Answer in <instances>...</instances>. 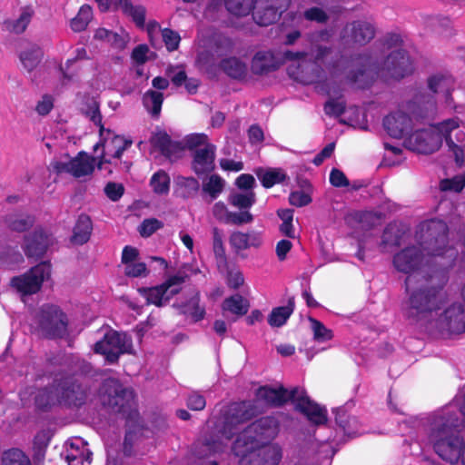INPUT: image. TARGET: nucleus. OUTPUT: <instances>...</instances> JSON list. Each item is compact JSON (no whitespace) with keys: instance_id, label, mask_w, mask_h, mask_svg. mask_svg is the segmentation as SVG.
I'll list each match as a JSON object with an SVG mask.
<instances>
[{"instance_id":"412c9836","label":"nucleus","mask_w":465,"mask_h":465,"mask_svg":"<svg viewBox=\"0 0 465 465\" xmlns=\"http://www.w3.org/2000/svg\"><path fill=\"white\" fill-rule=\"evenodd\" d=\"M216 146L206 144V147L192 153V169L196 175L208 174L215 169Z\"/></svg>"},{"instance_id":"58836bf2","label":"nucleus","mask_w":465,"mask_h":465,"mask_svg":"<svg viewBox=\"0 0 465 465\" xmlns=\"http://www.w3.org/2000/svg\"><path fill=\"white\" fill-rule=\"evenodd\" d=\"M222 308L223 311H228L237 316H243L248 312L250 303L242 295L234 294L223 301Z\"/></svg>"},{"instance_id":"49530a36","label":"nucleus","mask_w":465,"mask_h":465,"mask_svg":"<svg viewBox=\"0 0 465 465\" xmlns=\"http://www.w3.org/2000/svg\"><path fill=\"white\" fill-rule=\"evenodd\" d=\"M43 53L39 47H31L22 52L19 55L20 61L28 72H32L41 62Z\"/></svg>"},{"instance_id":"423d86ee","label":"nucleus","mask_w":465,"mask_h":465,"mask_svg":"<svg viewBox=\"0 0 465 465\" xmlns=\"http://www.w3.org/2000/svg\"><path fill=\"white\" fill-rule=\"evenodd\" d=\"M425 330L431 334L441 336L461 334L465 332V305L453 302L440 316L428 322Z\"/></svg>"},{"instance_id":"7ed1b4c3","label":"nucleus","mask_w":465,"mask_h":465,"mask_svg":"<svg viewBox=\"0 0 465 465\" xmlns=\"http://www.w3.org/2000/svg\"><path fill=\"white\" fill-rule=\"evenodd\" d=\"M59 406L71 411L84 407L91 398V387L73 374H61L54 378Z\"/></svg>"},{"instance_id":"aec40b11","label":"nucleus","mask_w":465,"mask_h":465,"mask_svg":"<svg viewBox=\"0 0 465 465\" xmlns=\"http://www.w3.org/2000/svg\"><path fill=\"white\" fill-rule=\"evenodd\" d=\"M300 392V387L286 389L282 384L276 387L263 385V404L272 407H283L289 401L292 402L296 395Z\"/></svg>"},{"instance_id":"b1692460","label":"nucleus","mask_w":465,"mask_h":465,"mask_svg":"<svg viewBox=\"0 0 465 465\" xmlns=\"http://www.w3.org/2000/svg\"><path fill=\"white\" fill-rule=\"evenodd\" d=\"M307 56L306 52H292L290 50L273 54L271 51L263 52V73L277 70L287 61H300Z\"/></svg>"},{"instance_id":"393cba45","label":"nucleus","mask_w":465,"mask_h":465,"mask_svg":"<svg viewBox=\"0 0 465 465\" xmlns=\"http://www.w3.org/2000/svg\"><path fill=\"white\" fill-rule=\"evenodd\" d=\"M200 292L194 290L187 301L175 302L173 307L177 309L181 314L190 317L193 322H198L203 320L206 314L204 306L200 304Z\"/></svg>"},{"instance_id":"9b49d317","label":"nucleus","mask_w":465,"mask_h":465,"mask_svg":"<svg viewBox=\"0 0 465 465\" xmlns=\"http://www.w3.org/2000/svg\"><path fill=\"white\" fill-rule=\"evenodd\" d=\"M103 137V136H100ZM133 143L130 139H125L122 135L114 134L113 132L111 134H106V137L101 138L100 142L97 143L94 149L96 151L99 147H103L104 151L100 156V160L97 163L99 170H107L105 164H110L111 160L106 158L107 156L120 159L123 153L128 149Z\"/></svg>"},{"instance_id":"774afa93","label":"nucleus","mask_w":465,"mask_h":465,"mask_svg":"<svg viewBox=\"0 0 465 465\" xmlns=\"http://www.w3.org/2000/svg\"><path fill=\"white\" fill-rule=\"evenodd\" d=\"M355 220L361 224V228L370 230L373 228L380 219V216L373 212H358L355 213Z\"/></svg>"},{"instance_id":"6ab92c4d","label":"nucleus","mask_w":465,"mask_h":465,"mask_svg":"<svg viewBox=\"0 0 465 465\" xmlns=\"http://www.w3.org/2000/svg\"><path fill=\"white\" fill-rule=\"evenodd\" d=\"M331 47L322 45L318 46L314 56L315 63L306 65L299 64L295 78L304 84L316 83L322 73V68L317 64V63L322 62L323 59L331 53Z\"/></svg>"},{"instance_id":"473e14b6","label":"nucleus","mask_w":465,"mask_h":465,"mask_svg":"<svg viewBox=\"0 0 465 465\" xmlns=\"http://www.w3.org/2000/svg\"><path fill=\"white\" fill-rule=\"evenodd\" d=\"M291 420V416L283 411L263 417V440L274 439L280 431V423Z\"/></svg>"},{"instance_id":"6e6552de","label":"nucleus","mask_w":465,"mask_h":465,"mask_svg":"<svg viewBox=\"0 0 465 465\" xmlns=\"http://www.w3.org/2000/svg\"><path fill=\"white\" fill-rule=\"evenodd\" d=\"M262 450V419H257L236 437L232 445V453L240 458V465H248L247 454H258Z\"/></svg>"},{"instance_id":"f3484780","label":"nucleus","mask_w":465,"mask_h":465,"mask_svg":"<svg viewBox=\"0 0 465 465\" xmlns=\"http://www.w3.org/2000/svg\"><path fill=\"white\" fill-rule=\"evenodd\" d=\"M410 149L422 154H430L438 151L442 143L440 134L420 130L409 135Z\"/></svg>"},{"instance_id":"c85d7f7f","label":"nucleus","mask_w":465,"mask_h":465,"mask_svg":"<svg viewBox=\"0 0 465 465\" xmlns=\"http://www.w3.org/2000/svg\"><path fill=\"white\" fill-rule=\"evenodd\" d=\"M460 120L458 117L450 118L438 123L434 125V128L440 134L441 139H444L447 143V134H450L451 140L457 143H462L465 141V132L460 129Z\"/></svg>"},{"instance_id":"72a5a7b5","label":"nucleus","mask_w":465,"mask_h":465,"mask_svg":"<svg viewBox=\"0 0 465 465\" xmlns=\"http://www.w3.org/2000/svg\"><path fill=\"white\" fill-rule=\"evenodd\" d=\"M115 7L123 11L128 16H131L135 25L143 28L145 24V7L143 5H134L131 0H118L115 2Z\"/></svg>"},{"instance_id":"cd10ccee","label":"nucleus","mask_w":465,"mask_h":465,"mask_svg":"<svg viewBox=\"0 0 465 465\" xmlns=\"http://www.w3.org/2000/svg\"><path fill=\"white\" fill-rule=\"evenodd\" d=\"M92 231L93 222L90 216L86 213H81L78 215L73 228V234L70 238L71 242L77 245L86 243L90 240Z\"/></svg>"},{"instance_id":"ddd939ff","label":"nucleus","mask_w":465,"mask_h":465,"mask_svg":"<svg viewBox=\"0 0 465 465\" xmlns=\"http://www.w3.org/2000/svg\"><path fill=\"white\" fill-rule=\"evenodd\" d=\"M292 403L295 411L305 416L312 424L321 426L327 423V409L312 400L304 389L300 388V392L296 395Z\"/></svg>"},{"instance_id":"4c0bfd02","label":"nucleus","mask_w":465,"mask_h":465,"mask_svg":"<svg viewBox=\"0 0 465 465\" xmlns=\"http://www.w3.org/2000/svg\"><path fill=\"white\" fill-rule=\"evenodd\" d=\"M163 94L156 90H148L143 96V104L146 110L154 118H157L162 110Z\"/></svg>"},{"instance_id":"a18cd8bd","label":"nucleus","mask_w":465,"mask_h":465,"mask_svg":"<svg viewBox=\"0 0 465 465\" xmlns=\"http://www.w3.org/2000/svg\"><path fill=\"white\" fill-rule=\"evenodd\" d=\"M228 202L239 210L248 211L255 203V195L252 192L232 193L229 195Z\"/></svg>"},{"instance_id":"09e8293b","label":"nucleus","mask_w":465,"mask_h":465,"mask_svg":"<svg viewBox=\"0 0 465 465\" xmlns=\"http://www.w3.org/2000/svg\"><path fill=\"white\" fill-rule=\"evenodd\" d=\"M2 465H32L28 456L19 449H10L4 451Z\"/></svg>"},{"instance_id":"bf43d9fd","label":"nucleus","mask_w":465,"mask_h":465,"mask_svg":"<svg viewBox=\"0 0 465 465\" xmlns=\"http://www.w3.org/2000/svg\"><path fill=\"white\" fill-rule=\"evenodd\" d=\"M181 195L184 199L195 196L200 189V183L194 177H183L179 182Z\"/></svg>"},{"instance_id":"e2e57ef3","label":"nucleus","mask_w":465,"mask_h":465,"mask_svg":"<svg viewBox=\"0 0 465 465\" xmlns=\"http://www.w3.org/2000/svg\"><path fill=\"white\" fill-rule=\"evenodd\" d=\"M184 148L193 153L194 150L200 149L201 146L206 147V144L212 143H209L208 135L201 133L187 135L184 139Z\"/></svg>"},{"instance_id":"4d7b16f0","label":"nucleus","mask_w":465,"mask_h":465,"mask_svg":"<svg viewBox=\"0 0 465 465\" xmlns=\"http://www.w3.org/2000/svg\"><path fill=\"white\" fill-rule=\"evenodd\" d=\"M286 178L287 174L282 168H267L263 170V188H271L284 182Z\"/></svg>"},{"instance_id":"f257e3e1","label":"nucleus","mask_w":465,"mask_h":465,"mask_svg":"<svg viewBox=\"0 0 465 465\" xmlns=\"http://www.w3.org/2000/svg\"><path fill=\"white\" fill-rule=\"evenodd\" d=\"M420 239L432 266L414 287L409 286V277L405 279L404 316L411 323L425 328L431 322L432 313L440 311L447 302L448 272L455 264L458 251L449 244V227L442 220L426 223Z\"/></svg>"},{"instance_id":"bb28decb","label":"nucleus","mask_w":465,"mask_h":465,"mask_svg":"<svg viewBox=\"0 0 465 465\" xmlns=\"http://www.w3.org/2000/svg\"><path fill=\"white\" fill-rule=\"evenodd\" d=\"M35 408L43 412L50 411L53 407L59 406L57 391L54 381L50 385L39 388L34 397Z\"/></svg>"},{"instance_id":"6e6d98bb","label":"nucleus","mask_w":465,"mask_h":465,"mask_svg":"<svg viewBox=\"0 0 465 465\" xmlns=\"http://www.w3.org/2000/svg\"><path fill=\"white\" fill-rule=\"evenodd\" d=\"M401 241V233L395 223H389L383 230L381 236V245L400 246Z\"/></svg>"},{"instance_id":"f704fd0d","label":"nucleus","mask_w":465,"mask_h":465,"mask_svg":"<svg viewBox=\"0 0 465 465\" xmlns=\"http://www.w3.org/2000/svg\"><path fill=\"white\" fill-rule=\"evenodd\" d=\"M5 223L9 230L24 232L33 227L35 217L32 214L11 213L5 217Z\"/></svg>"},{"instance_id":"13d9d810","label":"nucleus","mask_w":465,"mask_h":465,"mask_svg":"<svg viewBox=\"0 0 465 465\" xmlns=\"http://www.w3.org/2000/svg\"><path fill=\"white\" fill-rule=\"evenodd\" d=\"M85 114L94 124L99 126L100 136H104V133L108 134H112V131L110 129H105L102 123V114L100 112L99 104L96 101H92V103L88 104Z\"/></svg>"},{"instance_id":"338daca9","label":"nucleus","mask_w":465,"mask_h":465,"mask_svg":"<svg viewBox=\"0 0 465 465\" xmlns=\"http://www.w3.org/2000/svg\"><path fill=\"white\" fill-rule=\"evenodd\" d=\"M163 41L169 52L178 49L181 37L180 35L173 29L164 28L162 30Z\"/></svg>"},{"instance_id":"0e129e2a","label":"nucleus","mask_w":465,"mask_h":465,"mask_svg":"<svg viewBox=\"0 0 465 465\" xmlns=\"http://www.w3.org/2000/svg\"><path fill=\"white\" fill-rule=\"evenodd\" d=\"M351 84H355L359 89H367L371 84V80L366 74V70L360 68L356 71H351L347 76Z\"/></svg>"},{"instance_id":"7c9ffc66","label":"nucleus","mask_w":465,"mask_h":465,"mask_svg":"<svg viewBox=\"0 0 465 465\" xmlns=\"http://www.w3.org/2000/svg\"><path fill=\"white\" fill-rule=\"evenodd\" d=\"M71 174L80 178L93 173L94 170V158L89 156L85 152L81 151L70 160Z\"/></svg>"},{"instance_id":"680f3d73","label":"nucleus","mask_w":465,"mask_h":465,"mask_svg":"<svg viewBox=\"0 0 465 465\" xmlns=\"http://www.w3.org/2000/svg\"><path fill=\"white\" fill-rule=\"evenodd\" d=\"M163 223L156 218L144 219L138 227L140 235L143 238L152 236L163 227Z\"/></svg>"},{"instance_id":"2eb2a0df","label":"nucleus","mask_w":465,"mask_h":465,"mask_svg":"<svg viewBox=\"0 0 465 465\" xmlns=\"http://www.w3.org/2000/svg\"><path fill=\"white\" fill-rule=\"evenodd\" d=\"M52 242V234L43 227L37 226L33 232L25 236V254L28 258H42Z\"/></svg>"},{"instance_id":"2f4dec72","label":"nucleus","mask_w":465,"mask_h":465,"mask_svg":"<svg viewBox=\"0 0 465 465\" xmlns=\"http://www.w3.org/2000/svg\"><path fill=\"white\" fill-rule=\"evenodd\" d=\"M295 309V299L290 297L285 306L275 307L272 310L268 315L267 322L272 327H282L283 326L291 315L293 313Z\"/></svg>"},{"instance_id":"5701e85b","label":"nucleus","mask_w":465,"mask_h":465,"mask_svg":"<svg viewBox=\"0 0 465 465\" xmlns=\"http://www.w3.org/2000/svg\"><path fill=\"white\" fill-rule=\"evenodd\" d=\"M375 36L374 26L366 21H353L343 28L342 37L351 38L353 43L366 45Z\"/></svg>"},{"instance_id":"5fc2aeb1","label":"nucleus","mask_w":465,"mask_h":465,"mask_svg":"<svg viewBox=\"0 0 465 465\" xmlns=\"http://www.w3.org/2000/svg\"><path fill=\"white\" fill-rule=\"evenodd\" d=\"M308 321L313 332V339L319 342L331 341L333 338V332L328 329L321 321L309 316Z\"/></svg>"},{"instance_id":"f8f14e48","label":"nucleus","mask_w":465,"mask_h":465,"mask_svg":"<svg viewBox=\"0 0 465 465\" xmlns=\"http://www.w3.org/2000/svg\"><path fill=\"white\" fill-rule=\"evenodd\" d=\"M188 276L177 273L168 277L163 282L153 287H141L137 291L145 299L147 305L161 308L168 303L167 291L174 285L183 284Z\"/></svg>"},{"instance_id":"e433bc0d","label":"nucleus","mask_w":465,"mask_h":465,"mask_svg":"<svg viewBox=\"0 0 465 465\" xmlns=\"http://www.w3.org/2000/svg\"><path fill=\"white\" fill-rule=\"evenodd\" d=\"M335 422L343 433L350 438L358 434L359 423L355 417L350 416L346 411L338 410L335 412Z\"/></svg>"},{"instance_id":"c9c22d12","label":"nucleus","mask_w":465,"mask_h":465,"mask_svg":"<svg viewBox=\"0 0 465 465\" xmlns=\"http://www.w3.org/2000/svg\"><path fill=\"white\" fill-rule=\"evenodd\" d=\"M89 59L87 51L84 47H80L75 50V56L70 59H67L65 62V65L60 64L59 70L63 76L64 82H70L74 80V78L77 75L79 72V68H73V65L80 60H87Z\"/></svg>"},{"instance_id":"4468645a","label":"nucleus","mask_w":465,"mask_h":465,"mask_svg":"<svg viewBox=\"0 0 465 465\" xmlns=\"http://www.w3.org/2000/svg\"><path fill=\"white\" fill-rule=\"evenodd\" d=\"M382 70L393 79L400 80L413 71L412 63L405 50L391 52L384 60Z\"/></svg>"},{"instance_id":"c03bdc74","label":"nucleus","mask_w":465,"mask_h":465,"mask_svg":"<svg viewBox=\"0 0 465 465\" xmlns=\"http://www.w3.org/2000/svg\"><path fill=\"white\" fill-rule=\"evenodd\" d=\"M93 452L87 448L74 449V444H71V450L67 451L65 460L68 465H90L92 462Z\"/></svg>"},{"instance_id":"9d476101","label":"nucleus","mask_w":465,"mask_h":465,"mask_svg":"<svg viewBox=\"0 0 465 465\" xmlns=\"http://www.w3.org/2000/svg\"><path fill=\"white\" fill-rule=\"evenodd\" d=\"M50 274V264L41 262L21 276H15L11 285L23 295L35 294L40 291L45 277Z\"/></svg>"},{"instance_id":"c756f323","label":"nucleus","mask_w":465,"mask_h":465,"mask_svg":"<svg viewBox=\"0 0 465 465\" xmlns=\"http://www.w3.org/2000/svg\"><path fill=\"white\" fill-rule=\"evenodd\" d=\"M291 0H263V27L275 23L286 11Z\"/></svg>"},{"instance_id":"052dcab7","label":"nucleus","mask_w":465,"mask_h":465,"mask_svg":"<svg viewBox=\"0 0 465 465\" xmlns=\"http://www.w3.org/2000/svg\"><path fill=\"white\" fill-rule=\"evenodd\" d=\"M465 187V173L457 174L452 178H447L440 181V188L441 191H452L460 193Z\"/></svg>"},{"instance_id":"864d4df0","label":"nucleus","mask_w":465,"mask_h":465,"mask_svg":"<svg viewBox=\"0 0 465 465\" xmlns=\"http://www.w3.org/2000/svg\"><path fill=\"white\" fill-rule=\"evenodd\" d=\"M224 188V181L218 174H212L203 184V192L207 193L211 200H215Z\"/></svg>"},{"instance_id":"79ce46f5","label":"nucleus","mask_w":465,"mask_h":465,"mask_svg":"<svg viewBox=\"0 0 465 465\" xmlns=\"http://www.w3.org/2000/svg\"><path fill=\"white\" fill-rule=\"evenodd\" d=\"M93 18V9L89 5H83L76 16L71 19L70 27L74 32L80 33L86 29Z\"/></svg>"},{"instance_id":"20e7f679","label":"nucleus","mask_w":465,"mask_h":465,"mask_svg":"<svg viewBox=\"0 0 465 465\" xmlns=\"http://www.w3.org/2000/svg\"><path fill=\"white\" fill-rule=\"evenodd\" d=\"M101 404L114 413L127 412L134 402V392L132 388L124 387L116 378L104 379L98 391Z\"/></svg>"},{"instance_id":"603ef678","label":"nucleus","mask_w":465,"mask_h":465,"mask_svg":"<svg viewBox=\"0 0 465 465\" xmlns=\"http://www.w3.org/2000/svg\"><path fill=\"white\" fill-rule=\"evenodd\" d=\"M282 459V450L277 443L263 441V465H278Z\"/></svg>"},{"instance_id":"a19ab883","label":"nucleus","mask_w":465,"mask_h":465,"mask_svg":"<svg viewBox=\"0 0 465 465\" xmlns=\"http://www.w3.org/2000/svg\"><path fill=\"white\" fill-rule=\"evenodd\" d=\"M34 14V9L31 6L23 7L17 19L6 22L7 29L15 34L24 33L30 24Z\"/></svg>"},{"instance_id":"f03ea898","label":"nucleus","mask_w":465,"mask_h":465,"mask_svg":"<svg viewBox=\"0 0 465 465\" xmlns=\"http://www.w3.org/2000/svg\"><path fill=\"white\" fill-rule=\"evenodd\" d=\"M429 440L434 451L450 464L465 459V439L463 427L456 414L435 415L430 421Z\"/></svg>"},{"instance_id":"ea45409f","label":"nucleus","mask_w":465,"mask_h":465,"mask_svg":"<svg viewBox=\"0 0 465 465\" xmlns=\"http://www.w3.org/2000/svg\"><path fill=\"white\" fill-rule=\"evenodd\" d=\"M220 67L228 76L233 79H240L246 74L245 64L236 57L223 59Z\"/></svg>"},{"instance_id":"37998d69","label":"nucleus","mask_w":465,"mask_h":465,"mask_svg":"<svg viewBox=\"0 0 465 465\" xmlns=\"http://www.w3.org/2000/svg\"><path fill=\"white\" fill-rule=\"evenodd\" d=\"M256 0H224L225 8L236 16H246L255 7Z\"/></svg>"},{"instance_id":"1a4fd4ad","label":"nucleus","mask_w":465,"mask_h":465,"mask_svg":"<svg viewBox=\"0 0 465 465\" xmlns=\"http://www.w3.org/2000/svg\"><path fill=\"white\" fill-rule=\"evenodd\" d=\"M132 348V339L127 334L111 329L94 343V351L104 355L107 362L114 364L122 354L131 353Z\"/></svg>"},{"instance_id":"0eeeda50","label":"nucleus","mask_w":465,"mask_h":465,"mask_svg":"<svg viewBox=\"0 0 465 465\" xmlns=\"http://www.w3.org/2000/svg\"><path fill=\"white\" fill-rule=\"evenodd\" d=\"M258 413L259 409L252 401L232 402L223 414L220 432L226 440H230L236 435L240 425L252 420Z\"/></svg>"},{"instance_id":"39448f33","label":"nucleus","mask_w":465,"mask_h":465,"mask_svg":"<svg viewBox=\"0 0 465 465\" xmlns=\"http://www.w3.org/2000/svg\"><path fill=\"white\" fill-rule=\"evenodd\" d=\"M35 322L37 331L45 339H63L68 333V317L57 305H42L35 315Z\"/></svg>"},{"instance_id":"8fccbe9b","label":"nucleus","mask_w":465,"mask_h":465,"mask_svg":"<svg viewBox=\"0 0 465 465\" xmlns=\"http://www.w3.org/2000/svg\"><path fill=\"white\" fill-rule=\"evenodd\" d=\"M210 48L214 52L216 57L221 58L232 53L233 42L231 38L219 35L213 38Z\"/></svg>"},{"instance_id":"de8ad7c7","label":"nucleus","mask_w":465,"mask_h":465,"mask_svg":"<svg viewBox=\"0 0 465 465\" xmlns=\"http://www.w3.org/2000/svg\"><path fill=\"white\" fill-rule=\"evenodd\" d=\"M150 185L156 194H167L170 190V177L166 172L159 170L151 177Z\"/></svg>"},{"instance_id":"3c124183","label":"nucleus","mask_w":465,"mask_h":465,"mask_svg":"<svg viewBox=\"0 0 465 465\" xmlns=\"http://www.w3.org/2000/svg\"><path fill=\"white\" fill-rule=\"evenodd\" d=\"M223 437L220 430L218 432L211 431L204 436L202 440V445L209 453L221 452L226 446L222 439Z\"/></svg>"},{"instance_id":"69168bd1","label":"nucleus","mask_w":465,"mask_h":465,"mask_svg":"<svg viewBox=\"0 0 465 465\" xmlns=\"http://www.w3.org/2000/svg\"><path fill=\"white\" fill-rule=\"evenodd\" d=\"M213 249L218 263L226 262L225 248L223 242V238L218 228L213 229Z\"/></svg>"},{"instance_id":"4be33fe9","label":"nucleus","mask_w":465,"mask_h":465,"mask_svg":"<svg viewBox=\"0 0 465 465\" xmlns=\"http://www.w3.org/2000/svg\"><path fill=\"white\" fill-rule=\"evenodd\" d=\"M151 143L160 151L162 155L171 162L176 161L183 156L184 146L179 142L173 141L166 132L155 134Z\"/></svg>"},{"instance_id":"a211bd4d","label":"nucleus","mask_w":465,"mask_h":465,"mask_svg":"<svg viewBox=\"0 0 465 465\" xmlns=\"http://www.w3.org/2000/svg\"><path fill=\"white\" fill-rule=\"evenodd\" d=\"M383 125L388 134L396 139L409 136L413 131L411 117L402 111H397L385 116Z\"/></svg>"},{"instance_id":"a878e982","label":"nucleus","mask_w":465,"mask_h":465,"mask_svg":"<svg viewBox=\"0 0 465 465\" xmlns=\"http://www.w3.org/2000/svg\"><path fill=\"white\" fill-rule=\"evenodd\" d=\"M428 87L433 94H442L446 104L452 103L451 93L454 89V79L450 74H435L429 77Z\"/></svg>"},{"instance_id":"dca6fc26","label":"nucleus","mask_w":465,"mask_h":465,"mask_svg":"<svg viewBox=\"0 0 465 465\" xmlns=\"http://www.w3.org/2000/svg\"><path fill=\"white\" fill-rule=\"evenodd\" d=\"M422 261V250L420 247L411 245L395 253L392 263L398 272L411 274L420 269Z\"/></svg>"}]
</instances>
